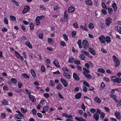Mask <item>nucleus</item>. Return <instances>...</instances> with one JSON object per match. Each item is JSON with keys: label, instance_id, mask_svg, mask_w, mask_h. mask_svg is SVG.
Returning <instances> with one entry per match:
<instances>
[{"label": "nucleus", "instance_id": "1", "mask_svg": "<svg viewBox=\"0 0 121 121\" xmlns=\"http://www.w3.org/2000/svg\"><path fill=\"white\" fill-rule=\"evenodd\" d=\"M112 59L114 62V65L116 67L119 66L120 64V63L118 59L115 55L112 56Z\"/></svg>", "mask_w": 121, "mask_h": 121}, {"label": "nucleus", "instance_id": "2", "mask_svg": "<svg viewBox=\"0 0 121 121\" xmlns=\"http://www.w3.org/2000/svg\"><path fill=\"white\" fill-rule=\"evenodd\" d=\"M82 45L85 49H86L89 48V45L87 41L86 40H84L82 42Z\"/></svg>", "mask_w": 121, "mask_h": 121}, {"label": "nucleus", "instance_id": "3", "mask_svg": "<svg viewBox=\"0 0 121 121\" xmlns=\"http://www.w3.org/2000/svg\"><path fill=\"white\" fill-rule=\"evenodd\" d=\"M112 19L111 18H108L105 21V24L107 26H109L111 23Z\"/></svg>", "mask_w": 121, "mask_h": 121}, {"label": "nucleus", "instance_id": "4", "mask_svg": "<svg viewBox=\"0 0 121 121\" xmlns=\"http://www.w3.org/2000/svg\"><path fill=\"white\" fill-rule=\"evenodd\" d=\"M30 9V7L28 6H25L23 10L22 11L23 13H25L28 12Z\"/></svg>", "mask_w": 121, "mask_h": 121}, {"label": "nucleus", "instance_id": "5", "mask_svg": "<svg viewBox=\"0 0 121 121\" xmlns=\"http://www.w3.org/2000/svg\"><path fill=\"white\" fill-rule=\"evenodd\" d=\"M60 81L64 86L66 87L68 86V84L67 83L65 80L63 78H61L60 79Z\"/></svg>", "mask_w": 121, "mask_h": 121}, {"label": "nucleus", "instance_id": "6", "mask_svg": "<svg viewBox=\"0 0 121 121\" xmlns=\"http://www.w3.org/2000/svg\"><path fill=\"white\" fill-rule=\"evenodd\" d=\"M99 39L101 43H104L105 42V38L104 35L100 36L99 37Z\"/></svg>", "mask_w": 121, "mask_h": 121}, {"label": "nucleus", "instance_id": "7", "mask_svg": "<svg viewBox=\"0 0 121 121\" xmlns=\"http://www.w3.org/2000/svg\"><path fill=\"white\" fill-rule=\"evenodd\" d=\"M115 29L116 30H117L120 34H121V24H119L118 26L115 27Z\"/></svg>", "mask_w": 121, "mask_h": 121}, {"label": "nucleus", "instance_id": "8", "mask_svg": "<svg viewBox=\"0 0 121 121\" xmlns=\"http://www.w3.org/2000/svg\"><path fill=\"white\" fill-rule=\"evenodd\" d=\"M53 63L55 66L57 68H59L60 67V65L59 64L58 61L56 59L55 60L53 61Z\"/></svg>", "mask_w": 121, "mask_h": 121}, {"label": "nucleus", "instance_id": "9", "mask_svg": "<svg viewBox=\"0 0 121 121\" xmlns=\"http://www.w3.org/2000/svg\"><path fill=\"white\" fill-rule=\"evenodd\" d=\"M73 77L76 80L79 81L80 78L75 73H74L73 74Z\"/></svg>", "mask_w": 121, "mask_h": 121}, {"label": "nucleus", "instance_id": "10", "mask_svg": "<svg viewBox=\"0 0 121 121\" xmlns=\"http://www.w3.org/2000/svg\"><path fill=\"white\" fill-rule=\"evenodd\" d=\"M30 72L32 75L33 78H35L36 77V74L34 70L31 69L30 70Z\"/></svg>", "mask_w": 121, "mask_h": 121}, {"label": "nucleus", "instance_id": "11", "mask_svg": "<svg viewBox=\"0 0 121 121\" xmlns=\"http://www.w3.org/2000/svg\"><path fill=\"white\" fill-rule=\"evenodd\" d=\"M93 117L95 120L98 121L99 118V115L98 113H96L93 114Z\"/></svg>", "mask_w": 121, "mask_h": 121}, {"label": "nucleus", "instance_id": "12", "mask_svg": "<svg viewBox=\"0 0 121 121\" xmlns=\"http://www.w3.org/2000/svg\"><path fill=\"white\" fill-rule=\"evenodd\" d=\"M115 114L116 117L119 119H120L121 116L119 112L116 111L115 112Z\"/></svg>", "mask_w": 121, "mask_h": 121}, {"label": "nucleus", "instance_id": "13", "mask_svg": "<svg viewBox=\"0 0 121 121\" xmlns=\"http://www.w3.org/2000/svg\"><path fill=\"white\" fill-rule=\"evenodd\" d=\"M83 73L87 79H91L92 78V76L91 75L89 74H87L84 72H83Z\"/></svg>", "mask_w": 121, "mask_h": 121}, {"label": "nucleus", "instance_id": "14", "mask_svg": "<svg viewBox=\"0 0 121 121\" xmlns=\"http://www.w3.org/2000/svg\"><path fill=\"white\" fill-rule=\"evenodd\" d=\"M74 10L75 9L73 7L70 6L69 8L68 11L69 13H72L74 12Z\"/></svg>", "mask_w": 121, "mask_h": 121}, {"label": "nucleus", "instance_id": "15", "mask_svg": "<svg viewBox=\"0 0 121 121\" xmlns=\"http://www.w3.org/2000/svg\"><path fill=\"white\" fill-rule=\"evenodd\" d=\"M89 52L93 55H95V52L94 50L92 48H89Z\"/></svg>", "mask_w": 121, "mask_h": 121}, {"label": "nucleus", "instance_id": "16", "mask_svg": "<svg viewBox=\"0 0 121 121\" xmlns=\"http://www.w3.org/2000/svg\"><path fill=\"white\" fill-rule=\"evenodd\" d=\"M82 95V94L81 93H77L75 95V98L76 99H79L80 98Z\"/></svg>", "mask_w": 121, "mask_h": 121}, {"label": "nucleus", "instance_id": "17", "mask_svg": "<svg viewBox=\"0 0 121 121\" xmlns=\"http://www.w3.org/2000/svg\"><path fill=\"white\" fill-rule=\"evenodd\" d=\"M63 75L67 79H69L71 78L70 75L66 73H63Z\"/></svg>", "mask_w": 121, "mask_h": 121}, {"label": "nucleus", "instance_id": "18", "mask_svg": "<svg viewBox=\"0 0 121 121\" xmlns=\"http://www.w3.org/2000/svg\"><path fill=\"white\" fill-rule=\"evenodd\" d=\"M85 2L86 4L88 5H91L93 4V3L91 0H86Z\"/></svg>", "mask_w": 121, "mask_h": 121}, {"label": "nucleus", "instance_id": "19", "mask_svg": "<svg viewBox=\"0 0 121 121\" xmlns=\"http://www.w3.org/2000/svg\"><path fill=\"white\" fill-rule=\"evenodd\" d=\"M63 86L60 84H59L56 86V88L58 90H60L62 88Z\"/></svg>", "mask_w": 121, "mask_h": 121}, {"label": "nucleus", "instance_id": "20", "mask_svg": "<svg viewBox=\"0 0 121 121\" xmlns=\"http://www.w3.org/2000/svg\"><path fill=\"white\" fill-rule=\"evenodd\" d=\"M112 6L114 9V11H116L117 9V6L115 3L112 4Z\"/></svg>", "mask_w": 121, "mask_h": 121}, {"label": "nucleus", "instance_id": "21", "mask_svg": "<svg viewBox=\"0 0 121 121\" xmlns=\"http://www.w3.org/2000/svg\"><path fill=\"white\" fill-rule=\"evenodd\" d=\"M113 82H117V83H121V80L120 78H117L115 80L113 81Z\"/></svg>", "mask_w": 121, "mask_h": 121}, {"label": "nucleus", "instance_id": "22", "mask_svg": "<svg viewBox=\"0 0 121 121\" xmlns=\"http://www.w3.org/2000/svg\"><path fill=\"white\" fill-rule=\"evenodd\" d=\"M2 104L4 105H8V102L5 99H4L2 102Z\"/></svg>", "mask_w": 121, "mask_h": 121}, {"label": "nucleus", "instance_id": "23", "mask_svg": "<svg viewBox=\"0 0 121 121\" xmlns=\"http://www.w3.org/2000/svg\"><path fill=\"white\" fill-rule=\"evenodd\" d=\"M111 38L109 36H107L105 38V41L108 43H109L111 42Z\"/></svg>", "mask_w": 121, "mask_h": 121}, {"label": "nucleus", "instance_id": "24", "mask_svg": "<svg viewBox=\"0 0 121 121\" xmlns=\"http://www.w3.org/2000/svg\"><path fill=\"white\" fill-rule=\"evenodd\" d=\"M74 58L73 56H71L69 58L68 61L70 63H72L74 61Z\"/></svg>", "mask_w": 121, "mask_h": 121}, {"label": "nucleus", "instance_id": "25", "mask_svg": "<svg viewBox=\"0 0 121 121\" xmlns=\"http://www.w3.org/2000/svg\"><path fill=\"white\" fill-rule=\"evenodd\" d=\"M110 97L112 98L114 101H116V98H117V97L116 95L114 94H112L110 95Z\"/></svg>", "mask_w": 121, "mask_h": 121}, {"label": "nucleus", "instance_id": "26", "mask_svg": "<svg viewBox=\"0 0 121 121\" xmlns=\"http://www.w3.org/2000/svg\"><path fill=\"white\" fill-rule=\"evenodd\" d=\"M95 100L96 102L99 103H100L101 102V100L98 97H95Z\"/></svg>", "mask_w": 121, "mask_h": 121}, {"label": "nucleus", "instance_id": "27", "mask_svg": "<svg viewBox=\"0 0 121 121\" xmlns=\"http://www.w3.org/2000/svg\"><path fill=\"white\" fill-rule=\"evenodd\" d=\"M25 44L29 48H32V46L30 42H27Z\"/></svg>", "mask_w": 121, "mask_h": 121}, {"label": "nucleus", "instance_id": "28", "mask_svg": "<svg viewBox=\"0 0 121 121\" xmlns=\"http://www.w3.org/2000/svg\"><path fill=\"white\" fill-rule=\"evenodd\" d=\"M102 8L104 9H105L106 10H107L108 8L105 3L103 2L102 3Z\"/></svg>", "mask_w": 121, "mask_h": 121}, {"label": "nucleus", "instance_id": "29", "mask_svg": "<svg viewBox=\"0 0 121 121\" xmlns=\"http://www.w3.org/2000/svg\"><path fill=\"white\" fill-rule=\"evenodd\" d=\"M80 28L86 31L87 30V27L86 26H83L82 25H80Z\"/></svg>", "mask_w": 121, "mask_h": 121}, {"label": "nucleus", "instance_id": "30", "mask_svg": "<svg viewBox=\"0 0 121 121\" xmlns=\"http://www.w3.org/2000/svg\"><path fill=\"white\" fill-rule=\"evenodd\" d=\"M15 116L17 119H22V117L19 114H16L15 115Z\"/></svg>", "mask_w": 121, "mask_h": 121}, {"label": "nucleus", "instance_id": "31", "mask_svg": "<svg viewBox=\"0 0 121 121\" xmlns=\"http://www.w3.org/2000/svg\"><path fill=\"white\" fill-rule=\"evenodd\" d=\"M97 71L99 72L103 73H104L105 71L102 68H99L97 69Z\"/></svg>", "mask_w": 121, "mask_h": 121}, {"label": "nucleus", "instance_id": "32", "mask_svg": "<svg viewBox=\"0 0 121 121\" xmlns=\"http://www.w3.org/2000/svg\"><path fill=\"white\" fill-rule=\"evenodd\" d=\"M82 53L84 54L86 56H89V53L88 52H87L86 51H85L83 50L82 51Z\"/></svg>", "mask_w": 121, "mask_h": 121}, {"label": "nucleus", "instance_id": "33", "mask_svg": "<svg viewBox=\"0 0 121 121\" xmlns=\"http://www.w3.org/2000/svg\"><path fill=\"white\" fill-rule=\"evenodd\" d=\"M77 43L78 44L79 48H81L82 47L81 45V39H79Z\"/></svg>", "mask_w": 121, "mask_h": 121}, {"label": "nucleus", "instance_id": "34", "mask_svg": "<svg viewBox=\"0 0 121 121\" xmlns=\"http://www.w3.org/2000/svg\"><path fill=\"white\" fill-rule=\"evenodd\" d=\"M75 119L78 121H82L83 118L81 117H76Z\"/></svg>", "mask_w": 121, "mask_h": 121}, {"label": "nucleus", "instance_id": "35", "mask_svg": "<svg viewBox=\"0 0 121 121\" xmlns=\"http://www.w3.org/2000/svg\"><path fill=\"white\" fill-rule=\"evenodd\" d=\"M11 81L14 83L16 84L17 82V80L16 79L13 78H12L11 79Z\"/></svg>", "mask_w": 121, "mask_h": 121}, {"label": "nucleus", "instance_id": "36", "mask_svg": "<svg viewBox=\"0 0 121 121\" xmlns=\"http://www.w3.org/2000/svg\"><path fill=\"white\" fill-rule=\"evenodd\" d=\"M88 27L90 29H92L94 28V25L93 23L89 24L88 25Z\"/></svg>", "mask_w": 121, "mask_h": 121}, {"label": "nucleus", "instance_id": "37", "mask_svg": "<svg viewBox=\"0 0 121 121\" xmlns=\"http://www.w3.org/2000/svg\"><path fill=\"white\" fill-rule=\"evenodd\" d=\"M64 18H65V21L66 22H67L68 20V15L67 14H64Z\"/></svg>", "mask_w": 121, "mask_h": 121}, {"label": "nucleus", "instance_id": "38", "mask_svg": "<svg viewBox=\"0 0 121 121\" xmlns=\"http://www.w3.org/2000/svg\"><path fill=\"white\" fill-rule=\"evenodd\" d=\"M10 19L13 21H15L16 20L15 17L13 16H10Z\"/></svg>", "mask_w": 121, "mask_h": 121}, {"label": "nucleus", "instance_id": "39", "mask_svg": "<svg viewBox=\"0 0 121 121\" xmlns=\"http://www.w3.org/2000/svg\"><path fill=\"white\" fill-rule=\"evenodd\" d=\"M35 24L36 26H37L39 25L40 24V21L38 19H35Z\"/></svg>", "mask_w": 121, "mask_h": 121}, {"label": "nucleus", "instance_id": "40", "mask_svg": "<svg viewBox=\"0 0 121 121\" xmlns=\"http://www.w3.org/2000/svg\"><path fill=\"white\" fill-rule=\"evenodd\" d=\"M29 99L31 100V101L33 102H34L36 101L35 99V98L34 96H31V97H30V98H29Z\"/></svg>", "mask_w": 121, "mask_h": 121}, {"label": "nucleus", "instance_id": "41", "mask_svg": "<svg viewBox=\"0 0 121 121\" xmlns=\"http://www.w3.org/2000/svg\"><path fill=\"white\" fill-rule=\"evenodd\" d=\"M105 115L104 113L103 112H102L100 116V118L103 120L104 118Z\"/></svg>", "mask_w": 121, "mask_h": 121}, {"label": "nucleus", "instance_id": "42", "mask_svg": "<svg viewBox=\"0 0 121 121\" xmlns=\"http://www.w3.org/2000/svg\"><path fill=\"white\" fill-rule=\"evenodd\" d=\"M49 109V107L48 106H46L43 108V110H44L46 111H47Z\"/></svg>", "mask_w": 121, "mask_h": 121}, {"label": "nucleus", "instance_id": "43", "mask_svg": "<svg viewBox=\"0 0 121 121\" xmlns=\"http://www.w3.org/2000/svg\"><path fill=\"white\" fill-rule=\"evenodd\" d=\"M30 28L31 30H32L34 28V25L32 23H31L30 24Z\"/></svg>", "mask_w": 121, "mask_h": 121}, {"label": "nucleus", "instance_id": "44", "mask_svg": "<svg viewBox=\"0 0 121 121\" xmlns=\"http://www.w3.org/2000/svg\"><path fill=\"white\" fill-rule=\"evenodd\" d=\"M6 116V114L5 113H3L1 114V117L2 118L4 119L5 118Z\"/></svg>", "mask_w": 121, "mask_h": 121}, {"label": "nucleus", "instance_id": "45", "mask_svg": "<svg viewBox=\"0 0 121 121\" xmlns=\"http://www.w3.org/2000/svg\"><path fill=\"white\" fill-rule=\"evenodd\" d=\"M50 84L52 86H53L55 85V83L53 81L51 80H50Z\"/></svg>", "mask_w": 121, "mask_h": 121}, {"label": "nucleus", "instance_id": "46", "mask_svg": "<svg viewBox=\"0 0 121 121\" xmlns=\"http://www.w3.org/2000/svg\"><path fill=\"white\" fill-rule=\"evenodd\" d=\"M115 102L117 103H118V104L117 105V106L119 107L121 105V103L120 102V100H118L115 101Z\"/></svg>", "mask_w": 121, "mask_h": 121}, {"label": "nucleus", "instance_id": "47", "mask_svg": "<svg viewBox=\"0 0 121 121\" xmlns=\"http://www.w3.org/2000/svg\"><path fill=\"white\" fill-rule=\"evenodd\" d=\"M44 16H37L36 18V19H38V20H40L41 19H42L43 18H44Z\"/></svg>", "mask_w": 121, "mask_h": 121}, {"label": "nucleus", "instance_id": "48", "mask_svg": "<svg viewBox=\"0 0 121 121\" xmlns=\"http://www.w3.org/2000/svg\"><path fill=\"white\" fill-rule=\"evenodd\" d=\"M79 57L82 60H84L85 59V57L82 54L80 55Z\"/></svg>", "mask_w": 121, "mask_h": 121}, {"label": "nucleus", "instance_id": "49", "mask_svg": "<svg viewBox=\"0 0 121 121\" xmlns=\"http://www.w3.org/2000/svg\"><path fill=\"white\" fill-rule=\"evenodd\" d=\"M90 111L91 113H94L96 112V110L94 108H91L90 109Z\"/></svg>", "mask_w": 121, "mask_h": 121}, {"label": "nucleus", "instance_id": "50", "mask_svg": "<svg viewBox=\"0 0 121 121\" xmlns=\"http://www.w3.org/2000/svg\"><path fill=\"white\" fill-rule=\"evenodd\" d=\"M21 111L22 113H25L27 112V110L26 109H24L23 108H21Z\"/></svg>", "mask_w": 121, "mask_h": 121}, {"label": "nucleus", "instance_id": "51", "mask_svg": "<svg viewBox=\"0 0 121 121\" xmlns=\"http://www.w3.org/2000/svg\"><path fill=\"white\" fill-rule=\"evenodd\" d=\"M22 76L24 77L25 78H29V76L26 74L24 73L22 74Z\"/></svg>", "mask_w": 121, "mask_h": 121}, {"label": "nucleus", "instance_id": "52", "mask_svg": "<svg viewBox=\"0 0 121 121\" xmlns=\"http://www.w3.org/2000/svg\"><path fill=\"white\" fill-rule=\"evenodd\" d=\"M83 70L85 72H85L86 73H88L89 72V70L85 68H83Z\"/></svg>", "mask_w": 121, "mask_h": 121}, {"label": "nucleus", "instance_id": "53", "mask_svg": "<svg viewBox=\"0 0 121 121\" xmlns=\"http://www.w3.org/2000/svg\"><path fill=\"white\" fill-rule=\"evenodd\" d=\"M108 13L109 14H111L112 13L111 12L113 10L112 9L110 8H108Z\"/></svg>", "mask_w": 121, "mask_h": 121}, {"label": "nucleus", "instance_id": "54", "mask_svg": "<svg viewBox=\"0 0 121 121\" xmlns=\"http://www.w3.org/2000/svg\"><path fill=\"white\" fill-rule=\"evenodd\" d=\"M33 114L34 115H36V110L35 109H33L32 111Z\"/></svg>", "mask_w": 121, "mask_h": 121}, {"label": "nucleus", "instance_id": "55", "mask_svg": "<svg viewBox=\"0 0 121 121\" xmlns=\"http://www.w3.org/2000/svg\"><path fill=\"white\" fill-rule=\"evenodd\" d=\"M41 70L43 72H44L45 71V69L44 66H41Z\"/></svg>", "mask_w": 121, "mask_h": 121}, {"label": "nucleus", "instance_id": "56", "mask_svg": "<svg viewBox=\"0 0 121 121\" xmlns=\"http://www.w3.org/2000/svg\"><path fill=\"white\" fill-rule=\"evenodd\" d=\"M82 89L85 92H86L87 91V88L86 86L83 85L82 86Z\"/></svg>", "mask_w": 121, "mask_h": 121}, {"label": "nucleus", "instance_id": "57", "mask_svg": "<svg viewBox=\"0 0 121 121\" xmlns=\"http://www.w3.org/2000/svg\"><path fill=\"white\" fill-rule=\"evenodd\" d=\"M44 96L46 98H48L49 97V95L47 93H44L43 94Z\"/></svg>", "mask_w": 121, "mask_h": 121}, {"label": "nucleus", "instance_id": "58", "mask_svg": "<svg viewBox=\"0 0 121 121\" xmlns=\"http://www.w3.org/2000/svg\"><path fill=\"white\" fill-rule=\"evenodd\" d=\"M45 101L43 100H42L40 103V104L42 105H44L45 104Z\"/></svg>", "mask_w": 121, "mask_h": 121}, {"label": "nucleus", "instance_id": "59", "mask_svg": "<svg viewBox=\"0 0 121 121\" xmlns=\"http://www.w3.org/2000/svg\"><path fill=\"white\" fill-rule=\"evenodd\" d=\"M76 32L75 31H73L72 33V37H74L76 35Z\"/></svg>", "mask_w": 121, "mask_h": 121}, {"label": "nucleus", "instance_id": "60", "mask_svg": "<svg viewBox=\"0 0 121 121\" xmlns=\"http://www.w3.org/2000/svg\"><path fill=\"white\" fill-rule=\"evenodd\" d=\"M63 36L64 37V39L65 40H66V41H67L68 40V36L66 34H64L63 35Z\"/></svg>", "mask_w": 121, "mask_h": 121}, {"label": "nucleus", "instance_id": "61", "mask_svg": "<svg viewBox=\"0 0 121 121\" xmlns=\"http://www.w3.org/2000/svg\"><path fill=\"white\" fill-rule=\"evenodd\" d=\"M83 84L84 85L86 86H87L89 87L90 86L88 82L85 81H84L83 82Z\"/></svg>", "mask_w": 121, "mask_h": 121}, {"label": "nucleus", "instance_id": "62", "mask_svg": "<svg viewBox=\"0 0 121 121\" xmlns=\"http://www.w3.org/2000/svg\"><path fill=\"white\" fill-rule=\"evenodd\" d=\"M101 12L103 13L104 14H106L107 13V12L104 9H102Z\"/></svg>", "mask_w": 121, "mask_h": 121}, {"label": "nucleus", "instance_id": "63", "mask_svg": "<svg viewBox=\"0 0 121 121\" xmlns=\"http://www.w3.org/2000/svg\"><path fill=\"white\" fill-rule=\"evenodd\" d=\"M81 107L83 111H85V110L86 109V107L84 104L83 103L82 104V105L81 106Z\"/></svg>", "mask_w": 121, "mask_h": 121}, {"label": "nucleus", "instance_id": "64", "mask_svg": "<svg viewBox=\"0 0 121 121\" xmlns=\"http://www.w3.org/2000/svg\"><path fill=\"white\" fill-rule=\"evenodd\" d=\"M101 50L104 53H107V51L103 48H101Z\"/></svg>", "mask_w": 121, "mask_h": 121}]
</instances>
